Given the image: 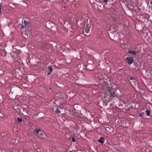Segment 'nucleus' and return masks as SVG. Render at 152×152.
Listing matches in <instances>:
<instances>
[{
  "label": "nucleus",
  "mask_w": 152,
  "mask_h": 152,
  "mask_svg": "<svg viewBox=\"0 0 152 152\" xmlns=\"http://www.w3.org/2000/svg\"><path fill=\"white\" fill-rule=\"evenodd\" d=\"M118 33L116 32L115 30L110 32V33H109V37L111 40H114L115 39L118 38Z\"/></svg>",
  "instance_id": "nucleus-1"
},
{
  "label": "nucleus",
  "mask_w": 152,
  "mask_h": 152,
  "mask_svg": "<svg viewBox=\"0 0 152 152\" xmlns=\"http://www.w3.org/2000/svg\"><path fill=\"white\" fill-rule=\"evenodd\" d=\"M127 79L132 86H136L137 85V81L134 78L128 77Z\"/></svg>",
  "instance_id": "nucleus-2"
},
{
  "label": "nucleus",
  "mask_w": 152,
  "mask_h": 152,
  "mask_svg": "<svg viewBox=\"0 0 152 152\" xmlns=\"http://www.w3.org/2000/svg\"><path fill=\"white\" fill-rule=\"evenodd\" d=\"M25 31L24 34L27 36V38H30L31 35V28L30 27H27L25 28Z\"/></svg>",
  "instance_id": "nucleus-3"
},
{
  "label": "nucleus",
  "mask_w": 152,
  "mask_h": 152,
  "mask_svg": "<svg viewBox=\"0 0 152 152\" xmlns=\"http://www.w3.org/2000/svg\"><path fill=\"white\" fill-rule=\"evenodd\" d=\"M125 60L128 64H132L134 60L132 57H127L125 58Z\"/></svg>",
  "instance_id": "nucleus-4"
},
{
  "label": "nucleus",
  "mask_w": 152,
  "mask_h": 152,
  "mask_svg": "<svg viewBox=\"0 0 152 152\" xmlns=\"http://www.w3.org/2000/svg\"><path fill=\"white\" fill-rule=\"evenodd\" d=\"M108 92L109 94L107 96L111 97H115L116 96V94L114 93V92L112 91L111 90H109Z\"/></svg>",
  "instance_id": "nucleus-5"
},
{
  "label": "nucleus",
  "mask_w": 152,
  "mask_h": 152,
  "mask_svg": "<svg viewBox=\"0 0 152 152\" xmlns=\"http://www.w3.org/2000/svg\"><path fill=\"white\" fill-rule=\"evenodd\" d=\"M9 133L7 132H3L1 133V136L2 137H5V138H6L7 137H9Z\"/></svg>",
  "instance_id": "nucleus-6"
},
{
  "label": "nucleus",
  "mask_w": 152,
  "mask_h": 152,
  "mask_svg": "<svg viewBox=\"0 0 152 152\" xmlns=\"http://www.w3.org/2000/svg\"><path fill=\"white\" fill-rule=\"evenodd\" d=\"M53 24V23L50 22H48L46 23V26L48 28H51Z\"/></svg>",
  "instance_id": "nucleus-7"
},
{
  "label": "nucleus",
  "mask_w": 152,
  "mask_h": 152,
  "mask_svg": "<svg viewBox=\"0 0 152 152\" xmlns=\"http://www.w3.org/2000/svg\"><path fill=\"white\" fill-rule=\"evenodd\" d=\"M128 53L130 54L135 55L138 52L135 51L129 50L128 51Z\"/></svg>",
  "instance_id": "nucleus-8"
},
{
  "label": "nucleus",
  "mask_w": 152,
  "mask_h": 152,
  "mask_svg": "<svg viewBox=\"0 0 152 152\" xmlns=\"http://www.w3.org/2000/svg\"><path fill=\"white\" fill-rule=\"evenodd\" d=\"M98 141L101 144H103L104 142V140L103 138H100V139L98 140Z\"/></svg>",
  "instance_id": "nucleus-9"
},
{
  "label": "nucleus",
  "mask_w": 152,
  "mask_h": 152,
  "mask_svg": "<svg viewBox=\"0 0 152 152\" xmlns=\"http://www.w3.org/2000/svg\"><path fill=\"white\" fill-rule=\"evenodd\" d=\"M34 132H35L39 134V132H41V131L40 129H38L37 128H36L35 129Z\"/></svg>",
  "instance_id": "nucleus-10"
},
{
  "label": "nucleus",
  "mask_w": 152,
  "mask_h": 152,
  "mask_svg": "<svg viewBox=\"0 0 152 152\" xmlns=\"http://www.w3.org/2000/svg\"><path fill=\"white\" fill-rule=\"evenodd\" d=\"M11 142L12 144H16L17 143V141L16 139H14L12 140Z\"/></svg>",
  "instance_id": "nucleus-11"
},
{
  "label": "nucleus",
  "mask_w": 152,
  "mask_h": 152,
  "mask_svg": "<svg viewBox=\"0 0 152 152\" xmlns=\"http://www.w3.org/2000/svg\"><path fill=\"white\" fill-rule=\"evenodd\" d=\"M66 97V95L64 94H63L62 95L61 94L60 98L63 99H65Z\"/></svg>",
  "instance_id": "nucleus-12"
},
{
  "label": "nucleus",
  "mask_w": 152,
  "mask_h": 152,
  "mask_svg": "<svg viewBox=\"0 0 152 152\" xmlns=\"http://www.w3.org/2000/svg\"><path fill=\"white\" fill-rule=\"evenodd\" d=\"M89 25L88 24L86 26V28L85 29V31L86 33H88L89 31V29L88 27Z\"/></svg>",
  "instance_id": "nucleus-13"
},
{
  "label": "nucleus",
  "mask_w": 152,
  "mask_h": 152,
  "mask_svg": "<svg viewBox=\"0 0 152 152\" xmlns=\"http://www.w3.org/2000/svg\"><path fill=\"white\" fill-rule=\"evenodd\" d=\"M69 139H72V142H75V139L74 137H70L69 138Z\"/></svg>",
  "instance_id": "nucleus-14"
},
{
  "label": "nucleus",
  "mask_w": 152,
  "mask_h": 152,
  "mask_svg": "<svg viewBox=\"0 0 152 152\" xmlns=\"http://www.w3.org/2000/svg\"><path fill=\"white\" fill-rule=\"evenodd\" d=\"M146 114L147 115L149 116L150 115L151 111L149 110H147L146 111Z\"/></svg>",
  "instance_id": "nucleus-15"
},
{
  "label": "nucleus",
  "mask_w": 152,
  "mask_h": 152,
  "mask_svg": "<svg viewBox=\"0 0 152 152\" xmlns=\"http://www.w3.org/2000/svg\"><path fill=\"white\" fill-rule=\"evenodd\" d=\"M55 112L57 113H60L61 111L58 108H57L56 110H55Z\"/></svg>",
  "instance_id": "nucleus-16"
},
{
  "label": "nucleus",
  "mask_w": 152,
  "mask_h": 152,
  "mask_svg": "<svg viewBox=\"0 0 152 152\" xmlns=\"http://www.w3.org/2000/svg\"><path fill=\"white\" fill-rule=\"evenodd\" d=\"M39 136L42 138L44 139L43 136V134L42 133H40L39 134Z\"/></svg>",
  "instance_id": "nucleus-17"
},
{
  "label": "nucleus",
  "mask_w": 152,
  "mask_h": 152,
  "mask_svg": "<svg viewBox=\"0 0 152 152\" xmlns=\"http://www.w3.org/2000/svg\"><path fill=\"white\" fill-rule=\"evenodd\" d=\"M2 4L0 3V15H1L2 14L1 10V8H2Z\"/></svg>",
  "instance_id": "nucleus-18"
},
{
  "label": "nucleus",
  "mask_w": 152,
  "mask_h": 152,
  "mask_svg": "<svg viewBox=\"0 0 152 152\" xmlns=\"http://www.w3.org/2000/svg\"><path fill=\"white\" fill-rule=\"evenodd\" d=\"M17 120L19 122H21L22 121V119L21 118H20L19 117L18 118Z\"/></svg>",
  "instance_id": "nucleus-19"
},
{
  "label": "nucleus",
  "mask_w": 152,
  "mask_h": 152,
  "mask_svg": "<svg viewBox=\"0 0 152 152\" xmlns=\"http://www.w3.org/2000/svg\"><path fill=\"white\" fill-rule=\"evenodd\" d=\"M48 69L50 70V72H52L53 71V69L51 66H49Z\"/></svg>",
  "instance_id": "nucleus-20"
},
{
  "label": "nucleus",
  "mask_w": 152,
  "mask_h": 152,
  "mask_svg": "<svg viewBox=\"0 0 152 152\" xmlns=\"http://www.w3.org/2000/svg\"><path fill=\"white\" fill-rule=\"evenodd\" d=\"M144 115V113L143 112H142L140 113L139 114V116L140 117H142Z\"/></svg>",
  "instance_id": "nucleus-21"
},
{
  "label": "nucleus",
  "mask_w": 152,
  "mask_h": 152,
  "mask_svg": "<svg viewBox=\"0 0 152 152\" xmlns=\"http://www.w3.org/2000/svg\"><path fill=\"white\" fill-rule=\"evenodd\" d=\"M24 23L25 25H28L29 24V22L26 21V20H24Z\"/></svg>",
  "instance_id": "nucleus-22"
},
{
  "label": "nucleus",
  "mask_w": 152,
  "mask_h": 152,
  "mask_svg": "<svg viewBox=\"0 0 152 152\" xmlns=\"http://www.w3.org/2000/svg\"><path fill=\"white\" fill-rule=\"evenodd\" d=\"M104 96L105 97H104V98H105V97H106V99H105V100H107V101H110L111 100V99H109V98H108V99H107V97H106V95H105ZM109 98V96H108V98Z\"/></svg>",
  "instance_id": "nucleus-23"
},
{
  "label": "nucleus",
  "mask_w": 152,
  "mask_h": 152,
  "mask_svg": "<svg viewBox=\"0 0 152 152\" xmlns=\"http://www.w3.org/2000/svg\"><path fill=\"white\" fill-rule=\"evenodd\" d=\"M24 28H26V27L25 26L23 25H22L21 27V28H22L23 29H24Z\"/></svg>",
  "instance_id": "nucleus-24"
},
{
  "label": "nucleus",
  "mask_w": 152,
  "mask_h": 152,
  "mask_svg": "<svg viewBox=\"0 0 152 152\" xmlns=\"http://www.w3.org/2000/svg\"><path fill=\"white\" fill-rule=\"evenodd\" d=\"M102 1L105 3H106L107 2V0H102Z\"/></svg>",
  "instance_id": "nucleus-25"
},
{
  "label": "nucleus",
  "mask_w": 152,
  "mask_h": 152,
  "mask_svg": "<svg viewBox=\"0 0 152 152\" xmlns=\"http://www.w3.org/2000/svg\"><path fill=\"white\" fill-rule=\"evenodd\" d=\"M15 46H13V52H14V51H15V49H16V48H14V47H15Z\"/></svg>",
  "instance_id": "nucleus-26"
},
{
  "label": "nucleus",
  "mask_w": 152,
  "mask_h": 152,
  "mask_svg": "<svg viewBox=\"0 0 152 152\" xmlns=\"http://www.w3.org/2000/svg\"><path fill=\"white\" fill-rule=\"evenodd\" d=\"M51 72H48L47 73V74H48V75H50V74H51Z\"/></svg>",
  "instance_id": "nucleus-27"
},
{
  "label": "nucleus",
  "mask_w": 152,
  "mask_h": 152,
  "mask_svg": "<svg viewBox=\"0 0 152 152\" xmlns=\"http://www.w3.org/2000/svg\"><path fill=\"white\" fill-rule=\"evenodd\" d=\"M102 77H99L100 78V79H101V80H103V76H102Z\"/></svg>",
  "instance_id": "nucleus-28"
},
{
  "label": "nucleus",
  "mask_w": 152,
  "mask_h": 152,
  "mask_svg": "<svg viewBox=\"0 0 152 152\" xmlns=\"http://www.w3.org/2000/svg\"><path fill=\"white\" fill-rule=\"evenodd\" d=\"M79 55L80 57H79V59H80V58H81V56H80V54H79Z\"/></svg>",
  "instance_id": "nucleus-29"
},
{
  "label": "nucleus",
  "mask_w": 152,
  "mask_h": 152,
  "mask_svg": "<svg viewBox=\"0 0 152 152\" xmlns=\"http://www.w3.org/2000/svg\"><path fill=\"white\" fill-rule=\"evenodd\" d=\"M101 1H102V0H100V1L99 0V1L100 3H101Z\"/></svg>",
  "instance_id": "nucleus-30"
},
{
  "label": "nucleus",
  "mask_w": 152,
  "mask_h": 152,
  "mask_svg": "<svg viewBox=\"0 0 152 152\" xmlns=\"http://www.w3.org/2000/svg\"><path fill=\"white\" fill-rule=\"evenodd\" d=\"M69 152H72V151H69Z\"/></svg>",
  "instance_id": "nucleus-31"
},
{
  "label": "nucleus",
  "mask_w": 152,
  "mask_h": 152,
  "mask_svg": "<svg viewBox=\"0 0 152 152\" xmlns=\"http://www.w3.org/2000/svg\"><path fill=\"white\" fill-rule=\"evenodd\" d=\"M95 1H96V2L97 1V0H95Z\"/></svg>",
  "instance_id": "nucleus-32"
},
{
  "label": "nucleus",
  "mask_w": 152,
  "mask_h": 152,
  "mask_svg": "<svg viewBox=\"0 0 152 152\" xmlns=\"http://www.w3.org/2000/svg\"><path fill=\"white\" fill-rule=\"evenodd\" d=\"M95 3V2H93V3Z\"/></svg>",
  "instance_id": "nucleus-33"
}]
</instances>
